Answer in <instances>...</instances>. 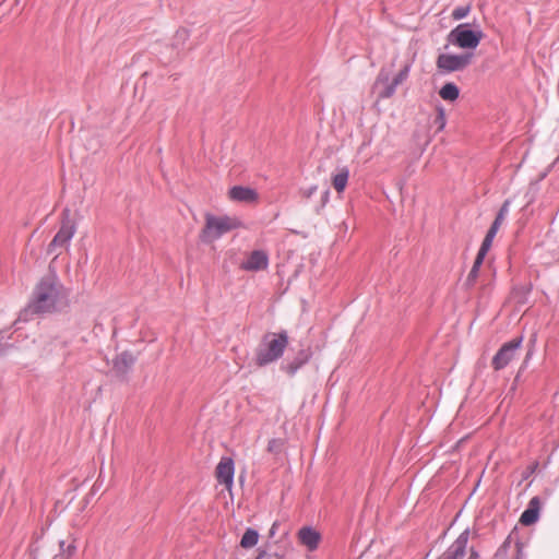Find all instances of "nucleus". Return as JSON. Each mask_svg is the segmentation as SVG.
Returning a JSON list of instances; mask_svg holds the SVG:
<instances>
[{
  "label": "nucleus",
  "instance_id": "1",
  "mask_svg": "<svg viewBox=\"0 0 559 559\" xmlns=\"http://www.w3.org/2000/svg\"><path fill=\"white\" fill-rule=\"evenodd\" d=\"M61 287L62 285L59 283L56 275L43 277L35 286L32 300L24 311H31L36 314L53 311L59 300Z\"/></svg>",
  "mask_w": 559,
  "mask_h": 559
},
{
  "label": "nucleus",
  "instance_id": "2",
  "mask_svg": "<svg viewBox=\"0 0 559 559\" xmlns=\"http://www.w3.org/2000/svg\"><path fill=\"white\" fill-rule=\"evenodd\" d=\"M289 344L286 330L266 332L254 349V362L259 367L269 366L281 359Z\"/></svg>",
  "mask_w": 559,
  "mask_h": 559
},
{
  "label": "nucleus",
  "instance_id": "3",
  "mask_svg": "<svg viewBox=\"0 0 559 559\" xmlns=\"http://www.w3.org/2000/svg\"><path fill=\"white\" fill-rule=\"evenodd\" d=\"M240 225L241 223L237 218H231L227 215L217 217L207 213L205 215V225L199 235V239L202 243H212L225 234L237 229Z\"/></svg>",
  "mask_w": 559,
  "mask_h": 559
},
{
  "label": "nucleus",
  "instance_id": "4",
  "mask_svg": "<svg viewBox=\"0 0 559 559\" xmlns=\"http://www.w3.org/2000/svg\"><path fill=\"white\" fill-rule=\"evenodd\" d=\"M484 37V33L476 23H461L450 31L447 41L461 49H476Z\"/></svg>",
  "mask_w": 559,
  "mask_h": 559
},
{
  "label": "nucleus",
  "instance_id": "5",
  "mask_svg": "<svg viewBox=\"0 0 559 559\" xmlns=\"http://www.w3.org/2000/svg\"><path fill=\"white\" fill-rule=\"evenodd\" d=\"M473 57V52H464L461 55L440 53L436 61L437 69L441 73L463 71L472 63Z\"/></svg>",
  "mask_w": 559,
  "mask_h": 559
},
{
  "label": "nucleus",
  "instance_id": "6",
  "mask_svg": "<svg viewBox=\"0 0 559 559\" xmlns=\"http://www.w3.org/2000/svg\"><path fill=\"white\" fill-rule=\"evenodd\" d=\"M523 335L506 342L498 349L491 359V367L496 371L504 369L515 357L518 349L522 346Z\"/></svg>",
  "mask_w": 559,
  "mask_h": 559
},
{
  "label": "nucleus",
  "instance_id": "7",
  "mask_svg": "<svg viewBox=\"0 0 559 559\" xmlns=\"http://www.w3.org/2000/svg\"><path fill=\"white\" fill-rule=\"evenodd\" d=\"M313 352L311 347L301 348L292 359L287 358L283 360L280 366V370L286 373L289 378H293L311 360Z\"/></svg>",
  "mask_w": 559,
  "mask_h": 559
},
{
  "label": "nucleus",
  "instance_id": "8",
  "mask_svg": "<svg viewBox=\"0 0 559 559\" xmlns=\"http://www.w3.org/2000/svg\"><path fill=\"white\" fill-rule=\"evenodd\" d=\"M69 212L70 211L68 209H66L63 211L62 214L67 218L62 221V224H61L59 230L57 231V234L55 235V237L52 238V240L48 245V249H47L48 253H52L56 250V248H58V247L66 246L67 243L70 242V240L74 236L75 226L69 219Z\"/></svg>",
  "mask_w": 559,
  "mask_h": 559
},
{
  "label": "nucleus",
  "instance_id": "9",
  "mask_svg": "<svg viewBox=\"0 0 559 559\" xmlns=\"http://www.w3.org/2000/svg\"><path fill=\"white\" fill-rule=\"evenodd\" d=\"M215 474L217 481L230 490L234 485L235 476L234 460L228 456H223L216 466Z\"/></svg>",
  "mask_w": 559,
  "mask_h": 559
},
{
  "label": "nucleus",
  "instance_id": "10",
  "mask_svg": "<svg viewBox=\"0 0 559 559\" xmlns=\"http://www.w3.org/2000/svg\"><path fill=\"white\" fill-rule=\"evenodd\" d=\"M469 538V530H464L438 559H463Z\"/></svg>",
  "mask_w": 559,
  "mask_h": 559
},
{
  "label": "nucleus",
  "instance_id": "11",
  "mask_svg": "<svg viewBox=\"0 0 559 559\" xmlns=\"http://www.w3.org/2000/svg\"><path fill=\"white\" fill-rule=\"evenodd\" d=\"M397 85L390 81L389 73L381 70L373 84V91L377 93L378 100L386 99L395 94Z\"/></svg>",
  "mask_w": 559,
  "mask_h": 559
},
{
  "label": "nucleus",
  "instance_id": "12",
  "mask_svg": "<svg viewBox=\"0 0 559 559\" xmlns=\"http://www.w3.org/2000/svg\"><path fill=\"white\" fill-rule=\"evenodd\" d=\"M542 501L538 496L533 497L527 508L523 511L520 516V523L524 526H531L539 520Z\"/></svg>",
  "mask_w": 559,
  "mask_h": 559
},
{
  "label": "nucleus",
  "instance_id": "13",
  "mask_svg": "<svg viewBox=\"0 0 559 559\" xmlns=\"http://www.w3.org/2000/svg\"><path fill=\"white\" fill-rule=\"evenodd\" d=\"M228 195L233 201L243 202V203H254L259 199L258 192L245 186H234L229 189Z\"/></svg>",
  "mask_w": 559,
  "mask_h": 559
},
{
  "label": "nucleus",
  "instance_id": "14",
  "mask_svg": "<svg viewBox=\"0 0 559 559\" xmlns=\"http://www.w3.org/2000/svg\"><path fill=\"white\" fill-rule=\"evenodd\" d=\"M298 539L309 551H313L319 546L321 534L312 526H304L298 531Z\"/></svg>",
  "mask_w": 559,
  "mask_h": 559
},
{
  "label": "nucleus",
  "instance_id": "15",
  "mask_svg": "<svg viewBox=\"0 0 559 559\" xmlns=\"http://www.w3.org/2000/svg\"><path fill=\"white\" fill-rule=\"evenodd\" d=\"M269 265V257L262 250H254L248 259L242 262L241 267L246 271H261Z\"/></svg>",
  "mask_w": 559,
  "mask_h": 559
},
{
  "label": "nucleus",
  "instance_id": "16",
  "mask_svg": "<svg viewBox=\"0 0 559 559\" xmlns=\"http://www.w3.org/2000/svg\"><path fill=\"white\" fill-rule=\"evenodd\" d=\"M135 364V357L132 353L124 350L119 354L112 361L115 371L119 374H126Z\"/></svg>",
  "mask_w": 559,
  "mask_h": 559
},
{
  "label": "nucleus",
  "instance_id": "17",
  "mask_svg": "<svg viewBox=\"0 0 559 559\" xmlns=\"http://www.w3.org/2000/svg\"><path fill=\"white\" fill-rule=\"evenodd\" d=\"M439 96L445 102H455L460 96V88L453 82H447L439 90Z\"/></svg>",
  "mask_w": 559,
  "mask_h": 559
},
{
  "label": "nucleus",
  "instance_id": "18",
  "mask_svg": "<svg viewBox=\"0 0 559 559\" xmlns=\"http://www.w3.org/2000/svg\"><path fill=\"white\" fill-rule=\"evenodd\" d=\"M259 542V532L254 528L248 527L240 539V546L242 548H251Z\"/></svg>",
  "mask_w": 559,
  "mask_h": 559
},
{
  "label": "nucleus",
  "instance_id": "19",
  "mask_svg": "<svg viewBox=\"0 0 559 559\" xmlns=\"http://www.w3.org/2000/svg\"><path fill=\"white\" fill-rule=\"evenodd\" d=\"M348 177L349 170L347 167L342 168L335 176H333L332 183L337 192H343L345 190Z\"/></svg>",
  "mask_w": 559,
  "mask_h": 559
},
{
  "label": "nucleus",
  "instance_id": "20",
  "mask_svg": "<svg viewBox=\"0 0 559 559\" xmlns=\"http://www.w3.org/2000/svg\"><path fill=\"white\" fill-rule=\"evenodd\" d=\"M479 272L480 271L477 270L476 266H472V269H471V271H469V273H468V275H467V277H466V280H465V282L463 284V286H464V288L466 290H469V289H472L475 286V284L477 282V278L479 276Z\"/></svg>",
  "mask_w": 559,
  "mask_h": 559
},
{
  "label": "nucleus",
  "instance_id": "21",
  "mask_svg": "<svg viewBox=\"0 0 559 559\" xmlns=\"http://www.w3.org/2000/svg\"><path fill=\"white\" fill-rule=\"evenodd\" d=\"M411 72V63L404 64V67L399 71V73L392 80L394 84L400 85L403 83L409 75Z\"/></svg>",
  "mask_w": 559,
  "mask_h": 559
},
{
  "label": "nucleus",
  "instance_id": "22",
  "mask_svg": "<svg viewBox=\"0 0 559 559\" xmlns=\"http://www.w3.org/2000/svg\"><path fill=\"white\" fill-rule=\"evenodd\" d=\"M471 11V7L469 5H460V7H456L453 11H452V19L455 20V21H460L464 17L467 16V14L469 13Z\"/></svg>",
  "mask_w": 559,
  "mask_h": 559
},
{
  "label": "nucleus",
  "instance_id": "23",
  "mask_svg": "<svg viewBox=\"0 0 559 559\" xmlns=\"http://www.w3.org/2000/svg\"><path fill=\"white\" fill-rule=\"evenodd\" d=\"M435 123L438 126V130H443L445 127V110L441 105L437 107V117L435 119Z\"/></svg>",
  "mask_w": 559,
  "mask_h": 559
},
{
  "label": "nucleus",
  "instance_id": "24",
  "mask_svg": "<svg viewBox=\"0 0 559 559\" xmlns=\"http://www.w3.org/2000/svg\"><path fill=\"white\" fill-rule=\"evenodd\" d=\"M510 205L511 200H504L495 218L503 223L506 216L509 214Z\"/></svg>",
  "mask_w": 559,
  "mask_h": 559
},
{
  "label": "nucleus",
  "instance_id": "25",
  "mask_svg": "<svg viewBox=\"0 0 559 559\" xmlns=\"http://www.w3.org/2000/svg\"><path fill=\"white\" fill-rule=\"evenodd\" d=\"M282 442L278 439H271L267 443V451L271 453H278L281 451Z\"/></svg>",
  "mask_w": 559,
  "mask_h": 559
},
{
  "label": "nucleus",
  "instance_id": "26",
  "mask_svg": "<svg viewBox=\"0 0 559 559\" xmlns=\"http://www.w3.org/2000/svg\"><path fill=\"white\" fill-rule=\"evenodd\" d=\"M59 546H60L61 552L67 554V557H70L76 549V547L73 544H68L66 547L64 540H60Z\"/></svg>",
  "mask_w": 559,
  "mask_h": 559
},
{
  "label": "nucleus",
  "instance_id": "27",
  "mask_svg": "<svg viewBox=\"0 0 559 559\" xmlns=\"http://www.w3.org/2000/svg\"><path fill=\"white\" fill-rule=\"evenodd\" d=\"M515 548H516V556H515V559H526V555L523 550V543L518 540L515 543Z\"/></svg>",
  "mask_w": 559,
  "mask_h": 559
},
{
  "label": "nucleus",
  "instance_id": "28",
  "mask_svg": "<svg viewBox=\"0 0 559 559\" xmlns=\"http://www.w3.org/2000/svg\"><path fill=\"white\" fill-rule=\"evenodd\" d=\"M317 190H318V186L312 185L309 188L302 190L301 193H302V197H305L306 199H310L317 192Z\"/></svg>",
  "mask_w": 559,
  "mask_h": 559
},
{
  "label": "nucleus",
  "instance_id": "29",
  "mask_svg": "<svg viewBox=\"0 0 559 559\" xmlns=\"http://www.w3.org/2000/svg\"><path fill=\"white\" fill-rule=\"evenodd\" d=\"M329 200H330V190L325 189L323 191V193H322V197H321V205H320V207L317 209L318 213H319L320 209H322V207H324L326 205Z\"/></svg>",
  "mask_w": 559,
  "mask_h": 559
},
{
  "label": "nucleus",
  "instance_id": "30",
  "mask_svg": "<svg viewBox=\"0 0 559 559\" xmlns=\"http://www.w3.org/2000/svg\"><path fill=\"white\" fill-rule=\"evenodd\" d=\"M187 37H188V31L186 28L179 29L175 37L176 44L179 43V40H185Z\"/></svg>",
  "mask_w": 559,
  "mask_h": 559
},
{
  "label": "nucleus",
  "instance_id": "31",
  "mask_svg": "<svg viewBox=\"0 0 559 559\" xmlns=\"http://www.w3.org/2000/svg\"><path fill=\"white\" fill-rule=\"evenodd\" d=\"M492 241H493V238L491 237H488V236H485L481 245H480V248H483L484 250H490L491 248V245H492Z\"/></svg>",
  "mask_w": 559,
  "mask_h": 559
},
{
  "label": "nucleus",
  "instance_id": "32",
  "mask_svg": "<svg viewBox=\"0 0 559 559\" xmlns=\"http://www.w3.org/2000/svg\"><path fill=\"white\" fill-rule=\"evenodd\" d=\"M487 253H488V250H484L483 248H479L475 260L484 263V260H485Z\"/></svg>",
  "mask_w": 559,
  "mask_h": 559
},
{
  "label": "nucleus",
  "instance_id": "33",
  "mask_svg": "<svg viewBox=\"0 0 559 559\" xmlns=\"http://www.w3.org/2000/svg\"><path fill=\"white\" fill-rule=\"evenodd\" d=\"M487 253H488V250H484L483 248H479L475 260L484 263V260H485Z\"/></svg>",
  "mask_w": 559,
  "mask_h": 559
},
{
  "label": "nucleus",
  "instance_id": "34",
  "mask_svg": "<svg viewBox=\"0 0 559 559\" xmlns=\"http://www.w3.org/2000/svg\"><path fill=\"white\" fill-rule=\"evenodd\" d=\"M527 366H528L527 359H524L522 365H521V367H520V369H519V371H518V374L515 377V381H518L520 379L522 372L527 368Z\"/></svg>",
  "mask_w": 559,
  "mask_h": 559
},
{
  "label": "nucleus",
  "instance_id": "35",
  "mask_svg": "<svg viewBox=\"0 0 559 559\" xmlns=\"http://www.w3.org/2000/svg\"><path fill=\"white\" fill-rule=\"evenodd\" d=\"M502 222L498 221V219H493L492 224L490 225V228H493L496 231L499 230L500 226H501Z\"/></svg>",
  "mask_w": 559,
  "mask_h": 559
},
{
  "label": "nucleus",
  "instance_id": "36",
  "mask_svg": "<svg viewBox=\"0 0 559 559\" xmlns=\"http://www.w3.org/2000/svg\"><path fill=\"white\" fill-rule=\"evenodd\" d=\"M502 222L498 221V219H493L492 224L490 225V228H493L496 231L499 230L500 226H501Z\"/></svg>",
  "mask_w": 559,
  "mask_h": 559
},
{
  "label": "nucleus",
  "instance_id": "37",
  "mask_svg": "<svg viewBox=\"0 0 559 559\" xmlns=\"http://www.w3.org/2000/svg\"><path fill=\"white\" fill-rule=\"evenodd\" d=\"M479 558V554L477 550H475L474 548L471 549L469 551V557L468 559H478Z\"/></svg>",
  "mask_w": 559,
  "mask_h": 559
},
{
  "label": "nucleus",
  "instance_id": "38",
  "mask_svg": "<svg viewBox=\"0 0 559 559\" xmlns=\"http://www.w3.org/2000/svg\"><path fill=\"white\" fill-rule=\"evenodd\" d=\"M498 231H496L493 228H490L487 230L486 236L491 237L495 239Z\"/></svg>",
  "mask_w": 559,
  "mask_h": 559
},
{
  "label": "nucleus",
  "instance_id": "39",
  "mask_svg": "<svg viewBox=\"0 0 559 559\" xmlns=\"http://www.w3.org/2000/svg\"><path fill=\"white\" fill-rule=\"evenodd\" d=\"M276 527H277V525H276V523H274V524L272 525L271 530H270V536H274V535H275Z\"/></svg>",
  "mask_w": 559,
  "mask_h": 559
},
{
  "label": "nucleus",
  "instance_id": "40",
  "mask_svg": "<svg viewBox=\"0 0 559 559\" xmlns=\"http://www.w3.org/2000/svg\"><path fill=\"white\" fill-rule=\"evenodd\" d=\"M481 265H483V262H479V261H477V260H474L473 266H476V269H477V270H479V271H480Z\"/></svg>",
  "mask_w": 559,
  "mask_h": 559
},
{
  "label": "nucleus",
  "instance_id": "41",
  "mask_svg": "<svg viewBox=\"0 0 559 559\" xmlns=\"http://www.w3.org/2000/svg\"><path fill=\"white\" fill-rule=\"evenodd\" d=\"M265 556H269L265 550H261L257 557V559H263Z\"/></svg>",
  "mask_w": 559,
  "mask_h": 559
},
{
  "label": "nucleus",
  "instance_id": "42",
  "mask_svg": "<svg viewBox=\"0 0 559 559\" xmlns=\"http://www.w3.org/2000/svg\"><path fill=\"white\" fill-rule=\"evenodd\" d=\"M265 556H269L265 550H261L257 557V559H263Z\"/></svg>",
  "mask_w": 559,
  "mask_h": 559
},
{
  "label": "nucleus",
  "instance_id": "43",
  "mask_svg": "<svg viewBox=\"0 0 559 559\" xmlns=\"http://www.w3.org/2000/svg\"><path fill=\"white\" fill-rule=\"evenodd\" d=\"M532 356H533V350H527L524 359H527V362H530Z\"/></svg>",
  "mask_w": 559,
  "mask_h": 559
},
{
  "label": "nucleus",
  "instance_id": "44",
  "mask_svg": "<svg viewBox=\"0 0 559 559\" xmlns=\"http://www.w3.org/2000/svg\"><path fill=\"white\" fill-rule=\"evenodd\" d=\"M510 537H511V536H509V537L507 538V540L503 543V547H506V546H508V545L510 544Z\"/></svg>",
  "mask_w": 559,
  "mask_h": 559
}]
</instances>
